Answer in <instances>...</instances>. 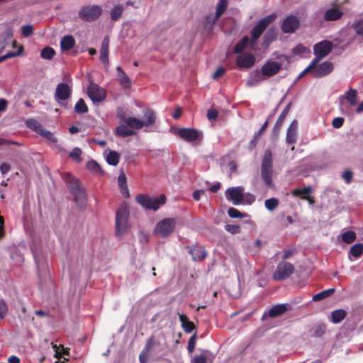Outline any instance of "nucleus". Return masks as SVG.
Wrapping results in <instances>:
<instances>
[{
	"label": "nucleus",
	"mask_w": 363,
	"mask_h": 363,
	"mask_svg": "<svg viewBox=\"0 0 363 363\" xmlns=\"http://www.w3.org/2000/svg\"><path fill=\"white\" fill-rule=\"evenodd\" d=\"M71 95V88L65 83L59 84L55 90V97L57 101L67 99Z\"/></svg>",
	"instance_id": "nucleus-16"
},
{
	"label": "nucleus",
	"mask_w": 363,
	"mask_h": 363,
	"mask_svg": "<svg viewBox=\"0 0 363 363\" xmlns=\"http://www.w3.org/2000/svg\"><path fill=\"white\" fill-rule=\"evenodd\" d=\"M343 15L342 11L336 7L330 8L325 11L324 19L326 21H333L340 19Z\"/></svg>",
	"instance_id": "nucleus-22"
},
{
	"label": "nucleus",
	"mask_w": 363,
	"mask_h": 363,
	"mask_svg": "<svg viewBox=\"0 0 363 363\" xmlns=\"http://www.w3.org/2000/svg\"><path fill=\"white\" fill-rule=\"evenodd\" d=\"M215 18L216 14L207 16L205 20V26L208 28H211L218 19Z\"/></svg>",
	"instance_id": "nucleus-54"
},
{
	"label": "nucleus",
	"mask_w": 363,
	"mask_h": 363,
	"mask_svg": "<svg viewBox=\"0 0 363 363\" xmlns=\"http://www.w3.org/2000/svg\"><path fill=\"white\" fill-rule=\"evenodd\" d=\"M21 50H19L18 52H8L6 55H4L3 56H0V62H3L4 60H5L8 58L18 56L21 55Z\"/></svg>",
	"instance_id": "nucleus-58"
},
{
	"label": "nucleus",
	"mask_w": 363,
	"mask_h": 363,
	"mask_svg": "<svg viewBox=\"0 0 363 363\" xmlns=\"http://www.w3.org/2000/svg\"><path fill=\"white\" fill-rule=\"evenodd\" d=\"M294 267L287 262H281L278 264L273 274V279L277 281H283L289 278L294 272Z\"/></svg>",
	"instance_id": "nucleus-10"
},
{
	"label": "nucleus",
	"mask_w": 363,
	"mask_h": 363,
	"mask_svg": "<svg viewBox=\"0 0 363 363\" xmlns=\"http://www.w3.org/2000/svg\"><path fill=\"white\" fill-rule=\"evenodd\" d=\"M177 221L172 218H166L159 221L154 229L155 235L166 238L173 233L175 229Z\"/></svg>",
	"instance_id": "nucleus-7"
},
{
	"label": "nucleus",
	"mask_w": 363,
	"mask_h": 363,
	"mask_svg": "<svg viewBox=\"0 0 363 363\" xmlns=\"http://www.w3.org/2000/svg\"><path fill=\"white\" fill-rule=\"evenodd\" d=\"M7 312V306L6 303L0 300V318H4Z\"/></svg>",
	"instance_id": "nucleus-62"
},
{
	"label": "nucleus",
	"mask_w": 363,
	"mask_h": 363,
	"mask_svg": "<svg viewBox=\"0 0 363 363\" xmlns=\"http://www.w3.org/2000/svg\"><path fill=\"white\" fill-rule=\"evenodd\" d=\"M299 20L295 16H289L286 17L282 23V31L285 33H294L299 26Z\"/></svg>",
	"instance_id": "nucleus-15"
},
{
	"label": "nucleus",
	"mask_w": 363,
	"mask_h": 363,
	"mask_svg": "<svg viewBox=\"0 0 363 363\" xmlns=\"http://www.w3.org/2000/svg\"><path fill=\"white\" fill-rule=\"evenodd\" d=\"M82 150L79 147H74L72 151L69 153L70 157L77 161V162H80L82 161L81 158Z\"/></svg>",
	"instance_id": "nucleus-49"
},
{
	"label": "nucleus",
	"mask_w": 363,
	"mask_h": 363,
	"mask_svg": "<svg viewBox=\"0 0 363 363\" xmlns=\"http://www.w3.org/2000/svg\"><path fill=\"white\" fill-rule=\"evenodd\" d=\"M264 79L265 77L262 74V72L255 69L249 74L246 84L248 86H255Z\"/></svg>",
	"instance_id": "nucleus-19"
},
{
	"label": "nucleus",
	"mask_w": 363,
	"mask_h": 363,
	"mask_svg": "<svg viewBox=\"0 0 363 363\" xmlns=\"http://www.w3.org/2000/svg\"><path fill=\"white\" fill-rule=\"evenodd\" d=\"M207 116L209 120H216L218 117V111L215 109H210L208 111Z\"/></svg>",
	"instance_id": "nucleus-64"
},
{
	"label": "nucleus",
	"mask_w": 363,
	"mask_h": 363,
	"mask_svg": "<svg viewBox=\"0 0 363 363\" xmlns=\"http://www.w3.org/2000/svg\"><path fill=\"white\" fill-rule=\"evenodd\" d=\"M272 153L267 150L262 161L261 176L267 186H272Z\"/></svg>",
	"instance_id": "nucleus-6"
},
{
	"label": "nucleus",
	"mask_w": 363,
	"mask_h": 363,
	"mask_svg": "<svg viewBox=\"0 0 363 363\" xmlns=\"http://www.w3.org/2000/svg\"><path fill=\"white\" fill-rule=\"evenodd\" d=\"M118 183L120 187V191L121 194L125 198H128L130 196L129 191L126 184V178L124 174H120L118 178Z\"/></svg>",
	"instance_id": "nucleus-28"
},
{
	"label": "nucleus",
	"mask_w": 363,
	"mask_h": 363,
	"mask_svg": "<svg viewBox=\"0 0 363 363\" xmlns=\"http://www.w3.org/2000/svg\"><path fill=\"white\" fill-rule=\"evenodd\" d=\"M225 198L235 206L240 204H251L255 201V197L251 194H245L242 186L230 187L225 192Z\"/></svg>",
	"instance_id": "nucleus-1"
},
{
	"label": "nucleus",
	"mask_w": 363,
	"mask_h": 363,
	"mask_svg": "<svg viewBox=\"0 0 363 363\" xmlns=\"http://www.w3.org/2000/svg\"><path fill=\"white\" fill-rule=\"evenodd\" d=\"M344 123V118L342 117H336L333 120V126L335 128H340L342 126Z\"/></svg>",
	"instance_id": "nucleus-61"
},
{
	"label": "nucleus",
	"mask_w": 363,
	"mask_h": 363,
	"mask_svg": "<svg viewBox=\"0 0 363 363\" xmlns=\"http://www.w3.org/2000/svg\"><path fill=\"white\" fill-rule=\"evenodd\" d=\"M108 38L105 37L102 41L100 50V60L104 65L108 64Z\"/></svg>",
	"instance_id": "nucleus-23"
},
{
	"label": "nucleus",
	"mask_w": 363,
	"mask_h": 363,
	"mask_svg": "<svg viewBox=\"0 0 363 363\" xmlns=\"http://www.w3.org/2000/svg\"><path fill=\"white\" fill-rule=\"evenodd\" d=\"M116 133L118 136L123 138L133 135L135 134V132L126 124L118 126L116 128Z\"/></svg>",
	"instance_id": "nucleus-30"
},
{
	"label": "nucleus",
	"mask_w": 363,
	"mask_h": 363,
	"mask_svg": "<svg viewBox=\"0 0 363 363\" xmlns=\"http://www.w3.org/2000/svg\"><path fill=\"white\" fill-rule=\"evenodd\" d=\"M135 200L145 209L155 211L162 205L164 204L166 198L164 194H161L159 197H151L145 194H139L136 196Z\"/></svg>",
	"instance_id": "nucleus-5"
},
{
	"label": "nucleus",
	"mask_w": 363,
	"mask_h": 363,
	"mask_svg": "<svg viewBox=\"0 0 363 363\" xmlns=\"http://www.w3.org/2000/svg\"><path fill=\"white\" fill-rule=\"evenodd\" d=\"M345 99L351 106L356 105L357 102V91L355 89H350L345 93Z\"/></svg>",
	"instance_id": "nucleus-36"
},
{
	"label": "nucleus",
	"mask_w": 363,
	"mask_h": 363,
	"mask_svg": "<svg viewBox=\"0 0 363 363\" xmlns=\"http://www.w3.org/2000/svg\"><path fill=\"white\" fill-rule=\"evenodd\" d=\"M228 214L233 218H242L247 216V214L241 213L235 208H230L228 211Z\"/></svg>",
	"instance_id": "nucleus-45"
},
{
	"label": "nucleus",
	"mask_w": 363,
	"mask_h": 363,
	"mask_svg": "<svg viewBox=\"0 0 363 363\" xmlns=\"http://www.w3.org/2000/svg\"><path fill=\"white\" fill-rule=\"evenodd\" d=\"M311 186H306L302 189H296L294 190L293 194L294 196H306L309 195L311 193Z\"/></svg>",
	"instance_id": "nucleus-51"
},
{
	"label": "nucleus",
	"mask_w": 363,
	"mask_h": 363,
	"mask_svg": "<svg viewBox=\"0 0 363 363\" xmlns=\"http://www.w3.org/2000/svg\"><path fill=\"white\" fill-rule=\"evenodd\" d=\"M156 121L155 113L151 109H146L144 111L143 120L135 117H128L125 118V124L132 129L140 130L144 126L149 127L153 125Z\"/></svg>",
	"instance_id": "nucleus-3"
},
{
	"label": "nucleus",
	"mask_w": 363,
	"mask_h": 363,
	"mask_svg": "<svg viewBox=\"0 0 363 363\" xmlns=\"http://www.w3.org/2000/svg\"><path fill=\"white\" fill-rule=\"evenodd\" d=\"M274 14L269 15L264 18L261 19L251 31L252 34V43L254 44L256 40L260 37L266 28L275 19Z\"/></svg>",
	"instance_id": "nucleus-12"
},
{
	"label": "nucleus",
	"mask_w": 363,
	"mask_h": 363,
	"mask_svg": "<svg viewBox=\"0 0 363 363\" xmlns=\"http://www.w3.org/2000/svg\"><path fill=\"white\" fill-rule=\"evenodd\" d=\"M40 135H41L45 138L48 139V140L56 143L57 139L54 136L53 133L50 132L49 130H45L43 127H42L40 130L38 132Z\"/></svg>",
	"instance_id": "nucleus-44"
},
{
	"label": "nucleus",
	"mask_w": 363,
	"mask_h": 363,
	"mask_svg": "<svg viewBox=\"0 0 363 363\" xmlns=\"http://www.w3.org/2000/svg\"><path fill=\"white\" fill-rule=\"evenodd\" d=\"M228 0H219L216 4V18L219 17L228 8Z\"/></svg>",
	"instance_id": "nucleus-35"
},
{
	"label": "nucleus",
	"mask_w": 363,
	"mask_h": 363,
	"mask_svg": "<svg viewBox=\"0 0 363 363\" xmlns=\"http://www.w3.org/2000/svg\"><path fill=\"white\" fill-rule=\"evenodd\" d=\"M171 131L188 142L201 140L203 137L201 132L194 128H179L175 130L171 128Z\"/></svg>",
	"instance_id": "nucleus-11"
},
{
	"label": "nucleus",
	"mask_w": 363,
	"mask_h": 363,
	"mask_svg": "<svg viewBox=\"0 0 363 363\" xmlns=\"http://www.w3.org/2000/svg\"><path fill=\"white\" fill-rule=\"evenodd\" d=\"M206 357L203 355L196 356L192 360L191 363H206Z\"/></svg>",
	"instance_id": "nucleus-63"
},
{
	"label": "nucleus",
	"mask_w": 363,
	"mask_h": 363,
	"mask_svg": "<svg viewBox=\"0 0 363 363\" xmlns=\"http://www.w3.org/2000/svg\"><path fill=\"white\" fill-rule=\"evenodd\" d=\"M196 333L189 338L188 342V350L190 353H191L196 346Z\"/></svg>",
	"instance_id": "nucleus-55"
},
{
	"label": "nucleus",
	"mask_w": 363,
	"mask_h": 363,
	"mask_svg": "<svg viewBox=\"0 0 363 363\" xmlns=\"http://www.w3.org/2000/svg\"><path fill=\"white\" fill-rule=\"evenodd\" d=\"M335 291V289H329L328 290L323 291L320 293L316 294L313 297V301H321L330 295H332Z\"/></svg>",
	"instance_id": "nucleus-39"
},
{
	"label": "nucleus",
	"mask_w": 363,
	"mask_h": 363,
	"mask_svg": "<svg viewBox=\"0 0 363 363\" xmlns=\"http://www.w3.org/2000/svg\"><path fill=\"white\" fill-rule=\"evenodd\" d=\"M155 345V342L152 337H150V340L147 342L145 348L141 352L139 359L140 363H147L148 360L147 357V353L148 351L152 349L154 345Z\"/></svg>",
	"instance_id": "nucleus-24"
},
{
	"label": "nucleus",
	"mask_w": 363,
	"mask_h": 363,
	"mask_svg": "<svg viewBox=\"0 0 363 363\" xmlns=\"http://www.w3.org/2000/svg\"><path fill=\"white\" fill-rule=\"evenodd\" d=\"M55 55V50L49 46L45 47L41 50L40 57L45 60H52Z\"/></svg>",
	"instance_id": "nucleus-38"
},
{
	"label": "nucleus",
	"mask_w": 363,
	"mask_h": 363,
	"mask_svg": "<svg viewBox=\"0 0 363 363\" xmlns=\"http://www.w3.org/2000/svg\"><path fill=\"white\" fill-rule=\"evenodd\" d=\"M350 253L355 257H359L363 253V245L362 244H355L352 246Z\"/></svg>",
	"instance_id": "nucleus-46"
},
{
	"label": "nucleus",
	"mask_w": 363,
	"mask_h": 363,
	"mask_svg": "<svg viewBox=\"0 0 363 363\" xmlns=\"http://www.w3.org/2000/svg\"><path fill=\"white\" fill-rule=\"evenodd\" d=\"M225 229L232 234H236L240 232V227L236 225H226Z\"/></svg>",
	"instance_id": "nucleus-59"
},
{
	"label": "nucleus",
	"mask_w": 363,
	"mask_h": 363,
	"mask_svg": "<svg viewBox=\"0 0 363 363\" xmlns=\"http://www.w3.org/2000/svg\"><path fill=\"white\" fill-rule=\"evenodd\" d=\"M27 124L29 127L33 128L37 133L40 130V129L43 127L40 123H39L35 120H28L27 121Z\"/></svg>",
	"instance_id": "nucleus-57"
},
{
	"label": "nucleus",
	"mask_w": 363,
	"mask_h": 363,
	"mask_svg": "<svg viewBox=\"0 0 363 363\" xmlns=\"http://www.w3.org/2000/svg\"><path fill=\"white\" fill-rule=\"evenodd\" d=\"M87 94L94 103L101 102L106 97L105 89L94 83H90L87 88Z\"/></svg>",
	"instance_id": "nucleus-13"
},
{
	"label": "nucleus",
	"mask_w": 363,
	"mask_h": 363,
	"mask_svg": "<svg viewBox=\"0 0 363 363\" xmlns=\"http://www.w3.org/2000/svg\"><path fill=\"white\" fill-rule=\"evenodd\" d=\"M13 35L11 28H6L2 35L0 37V53L4 50L6 47V41Z\"/></svg>",
	"instance_id": "nucleus-37"
},
{
	"label": "nucleus",
	"mask_w": 363,
	"mask_h": 363,
	"mask_svg": "<svg viewBox=\"0 0 363 363\" xmlns=\"http://www.w3.org/2000/svg\"><path fill=\"white\" fill-rule=\"evenodd\" d=\"M74 110L78 113H84L88 111L87 106L82 99H79L77 102L74 106Z\"/></svg>",
	"instance_id": "nucleus-42"
},
{
	"label": "nucleus",
	"mask_w": 363,
	"mask_h": 363,
	"mask_svg": "<svg viewBox=\"0 0 363 363\" xmlns=\"http://www.w3.org/2000/svg\"><path fill=\"white\" fill-rule=\"evenodd\" d=\"M63 179L74 196L77 204L82 208L85 205L86 195L79 181L69 173L63 174Z\"/></svg>",
	"instance_id": "nucleus-2"
},
{
	"label": "nucleus",
	"mask_w": 363,
	"mask_h": 363,
	"mask_svg": "<svg viewBox=\"0 0 363 363\" xmlns=\"http://www.w3.org/2000/svg\"><path fill=\"white\" fill-rule=\"evenodd\" d=\"M315 68L313 75L315 77L319 78L330 74L333 69V65L332 62L326 61L320 64Z\"/></svg>",
	"instance_id": "nucleus-18"
},
{
	"label": "nucleus",
	"mask_w": 363,
	"mask_h": 363,
	"mask_svg": "<svg viewBox=\"0 0 363 363\" xmlns=\"http://www.w3.org/2000/svg\"><path fill=\"white\" fill-rule=\"evenodd\" d=\"M356 235L353 231H347L342 235V240L346 243H352L354 241Z\"/></svg>",
	"instance_id": "nucleus-47"
},
{
	"label": "nucleus",
	"mask_w": 363,
	"mask_h": 363,
	"mask_svg": "<svg viewBox=\"0 0 363 363\" xmlns=\"http://www.w3.org/2000/svg\"><path fill=\"white\" fill-rule=\"evenodd\" d=\"M290 107H291V103L287 104V106L282 111L279 118L277 119L275 126L277 127L278 128L281 125L282 123L284 122L286 115L288 114V113L289 111Z\"/></svg>",
	"instance_id": "nucleus-43"
},
{
	"label": "nucleus",
	"mask_w": 363,
	"mask_h": 363,
	"mask_svg": "<svg viewBox=\"0 0 363 363\" xmlns=\"http://www.w3.org/2000/svg\"><path fill=\"white\" fill-rule=\"evenodd\" d=\"M325 326L324 325H323V324L318 325L313 329L312 336L320 337L325 333Z\"/></svg>",
	"instance_id": "nucleus-50"
},
{
	"label": "nucleus",
	"mask_w": 363,
	"mask_h": 363,
	"mask_svg": "<svg viewBox=\"0 0 363 363\" xmlns=\"http://www.w3.org/2000/svg\"><path fill=\"white\" fill-rule=\"evenodd\" d=\"M317 66V65L311 61L310 62V64L308 65V66L307 67H306L300 74L297 77L296 79V82L298 81L299 79H301L302 77H303L307 73H308L309 72H311L312 69H315V67Z\"/></svg>",
	"instance_id": "nucleus-48"
},
{
	"label": "nucleus",
	"mask_w": 363,
	"mask_h": 363,
	"mask_svg": "<svg viewBox=\"0 0 363 363\" xmlns=\"http://www.w3.org/2000/svg\"><path fill=\"white\" fill-rule=\"evenodd\" d=\"M87 168L95 173H98L101 172V168L99 164L94 160H90L86 164Z\"/></svg>",
	"instance_id": "nucleus-52"
},
{
	"label": "nucleus",
	"mask_w": 363,
	"mask_h": 363,
	"mask_svg": "<svg viewBox=\"0 0 363 363\" xmlns=\"http://www.w3.org/2000/svg\"><path fill=\"white\" fill-rule=\"evenodd\" d=\"M255 62V58L253 55L250 53H242L236 60L237 65L241 68H250Z\"/></svg>",
	"instance_id": "nucleus-17"
},
{
	"label": "nucleus",
	"mask_w": 363,
	"mask_h": 363,
	"mask_svg": "<svg viewBox=\"0 0 363 363\" xmlns=\"http://www.w3.org/2000/svg\"><path fill=\"white\" fill-rule=\"evenodd\" d=\"M120 155L116 152L109 150L106 155V162L113 166H116L119 162Z\"/></svg>",
	"instance_id": "nucleus-33"
},
{
	"label": "nucleus",
	"mask_w": 363,
	"mask_h": 363,
	"mask_svg": "<svg viewBox=\"0 0 363 363\" xmlns=\"http://www.w3.org/2000/svg\"><path fill=\"white\" fill-rule=\"evenodd\" d=\"M278 206L279 200L276 198H271L264 201V206L269 211H274Z\"/></svg>",
	"instance_id": "nucleus-41"
},
{
	"label": "nucleus",
	"mask_w": 363,
	"mask_h": 363,
	"mask_svg": "<svg viewBox=\"0 0 363 363\" xmlns=\"http://www.w3.org/2000/svg\"><path fill=\"white\" fill-rule=\"evenodd\" d=\"M125 7L123 5L117 4L113 6L111 11V18L113 21H117L121 18Z\"/></svg>",
	"instance_id": "nucleus-34"
},
{
	"label": "nucleus",
	"mask_w": 363,
	"mask_h": 363,
	"mask_svg": "<svg viewBox=\"0 0 363 363\" xmlns=\"http://www.w3.org/2000/svg\"><path fill=\"white\" fill-rule=\"evenodd\" d=\"M281 69V64L275 61H268L262 67L261 71L264 77H270Z\"/></svg>",
	"instance_id": "nucleus-14"
},
{
	"label": "nucleus",
	"mask_w": 363,
	"mask_h": 363,
	"mask_svg": "<svg viewBox=\"0 0 363 363\" xmlns=\"http://www.w3.org/2000/svg\"><path fill=\"white\" fill-rule=\"evenodd\" d=\"M52 348H53V350H54V351L55 352V357L56 358H60V356L62 352H63L65 354H68V352L67 351L66 349H65L63 347V346H59L58 347L57 345L53 344V343H52Z\"/></svg>",
	"instance_id": "nucleus-53"
},
{
	"label": "nucleus",
	"mask_w": 363,
	"mask_h": 363,
	"mask_svg": "<svg viewBox=\"0 0 363 363\" xmlns=\"http://www.w3.org/2000/svg\"><path fill=\"white\" fill-rule=\"evenodd\" d=\"M189 252L191 255L194 261H201L207 255V252L203 246H194L189 250Z\"/></svg>",
	"instance_id": "nucleus-21"
},
{
	"label": "nucleus",
	"mask_w": 363,
	"mask_h": 363,
	"mask_svg": "<svg viewBox=\"0 0 363 363\" xmlns=\"http://www.w3.org/2000/svg\"><path fill=\"white\" fill-rule=\"evenodd\" d=\"M333 48V43L329 40H323L316 43L313 46V52L315 57L312 61L318 65L323 58L332 51Z\"/></svg>",
	"instance_id": "nucleus-9"
},
{
	"label": "nucleus",
	"mask_w": 363,
	"mask_h": 363,
	"mask_svg": "<svg viewBox=\"0 0 363 363\" xmlns=\"http://www.w3.org/2000/svg\"><path fill=\"white\" fill-rule=\"evenodd\" d=\"M286 311V306L284 304L276 305L272 306L269 311L268 315L274 318L283 314Z\"/></svg>",
	"instance_id": "nucleus-31"
},
{
	"label": "nucleus",
	"mask_w": 363,
	"mask_h": 363,
	"mask_svg": "<svg viewBox=\"0 0 363 363\" xmlns=\"http://www.w3.org/2000/svg\"><path fill=\"white\" fill-rule=\"evenodd\" d=\"M128 218V207L126 204H122L116 215V234L117 236H121L130 228Z\"/></svg>",
	"instance_id": "nucleus-4"
},
{
	"label": "nucleus",
	"mask_w": 363,
	"mask_h": 363,
	"mask_svg": "<svg viewBox=\"0 0 363 363\" xmlns=\"http://www.w3.org/2000/svg\"><path fill=\"white\" fill-rule=\"evenodd\" d=\"M350 26L357 36L363 38V18L355 19Z\"/></svg>",
	"instance_id": "nucleus-32"
},
{
	"label": "nucleus",
	"mask_w": 363,
	"mask_h": 363,
	"mask_svg": "<svg viewBox=\"0 0 363 363\" xmlns=\"http://www.w3.org/2000/svg\"><path fill=\"white\" fill-rule=\"evenodd\" d=\"M102 13V9L98 5L82 7L79 11V17L84 21H92L97 19Z\"/></svg>",
	"instance_id": "nucleus-8"
},
{
	"label": "nucleus",
	"mask_w": 363,
	"mask_h": 363,
	"mask_svg": "<svg viewBox=\"0 0 363 363\" xmlns=\"http://www.w3.org/2000/svg\"><path fill=\"white\" fill-rule=\"evenodd\" d=\"M353 174L350 170L345 171L342 174V178L347 184H350L352 181Z\"/></svg>",
	"instance_id": "nucleus-60"
},
{
	"label": "nucleus",
	"mask_w": 363,
	"mask_h": 363,
	"mask_svg": "<svg viewBox=\"0 0 363 363\" xmlns=\"http://www.w3.org/2000/svg\"><path fill=\"white\" fill-rule=\"evenodd\" d=\"M297 121H293L288 128L286 142L289 144H293L296 141L297 139Z\"/></svg>",
	"instance_id": "nucleus-20"
},
{
	"label": "nucleus",
	"mask_w": 363,
	"mask_h": 363,
	"mask_svg": "<svg viewBox=\"0 0 363 363\" xmlns=\"http://www.w3.org/2000/svg\"><path fill=\"white\" fill-rule=\"evenodd\" d=\"M249 38L247 36H245L242 38V40L237 43L234 48V52L235 53H240L242 50L247 47L249 43Z\"/></svg>",
	"instance_id": "nucleus-40"
},
{
	"label": "nucleus",
	"mask_w": 363,
	"mask_h": 363,
	"mask_svg": "<svg viewBox=\"0 0 363 363\" xmlns=\"http://www.w3.org/2000/svg\"><path fill=\"white\" fill-rule=\"evenodd\" d=\"M179 320L182 323V327L186 333H190L194 329V325L192 322L189 320L188 317L184 314H179Z\"/></svg>",
	"instance_id": "nucleus-25"
},
{
	"label": "nucleus",
	"mask_w": 363,
	"mask_h": 363,
	"mask_svg": "<svg viewBox=\"0 0 363 363\" xmlns=\"http://www.w3.org/2000/svg\"><path fill=\"white\" fill-rule=\"evenodd\" d=\"M74 44L75 40L73 36L67 35L61 40L60 47L62 50H69L74 47Z\"/></svg>",
	"instance_id": "nucleus-26"
},
{
	"label": "nucleus",
	"mask_w": 363,
	"mask_h": 363,
	"mask_svg": "<svg viewBox=\"0 0 363 363\" xmlns=\"http://www.w3.org/2000/svg\"><path fill=\"white\" fill-rule=\"evenodd\" d=\"M347 315L344 309H337L331 312V321L335 323H340Z\"/></svg>",
	"instance_id": "nucleus-29"
},
{
	"label": "nucleus",
	"mask_w": 363,
	"mask_h": 363,
	"mask_svg": "<svg viewBox=\"0 0 363 363\" xmlns=\"http://www.w3.org/2000/svg\"><path fill=\"white\" fill-rule=\"evenodd\" d=\"M33 33V26L30 24L25 25L22 27V34L25 37H28L31 35Z\"/></svg>",
	"instance_id": "nucleus-56"
},
{
	"label": "nucleus",
	"mask_w": 363,
	"mask_h": 363,
	"mask_svg": "<svg viewBox=\"0 0 363 363\" xmlns=\"http://www.w3.org/2000/svg\"><path fill=\"white\" fill-rule=\"evenodd\" d=\"M118 72V78L121 83V84L125 87L128 88L130 86V80L129 77L125 74L121 67H117L116 68Z\"/></svg>",
	"instance_id": "nucleus-27"
}]
</instances>
